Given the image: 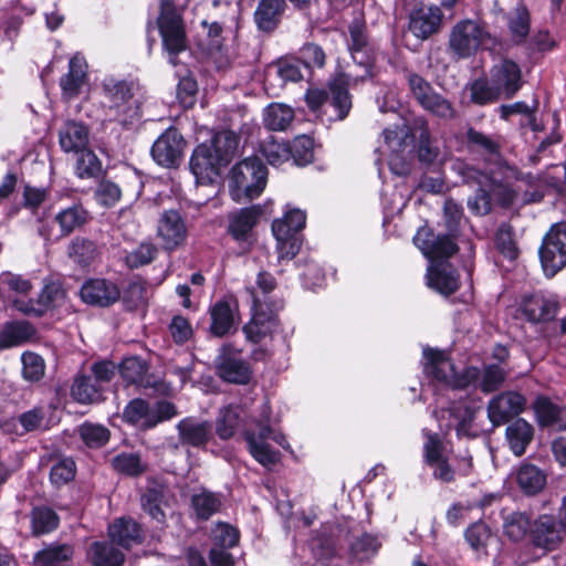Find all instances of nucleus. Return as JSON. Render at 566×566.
<instances>
[{"label":"nucleus","instance_id":"f257e3e1","mask_svg":"<svg viewBox=\"0 0 566 566\" xmlns=\"http://www.w3.org/2000/svg\"><path fill=\"white\" fill-rule=\"evenodd\" d=\"M422 461L431 470L433 479L451 483L458 475H468L472 470V455L464 451L454 454L439 433L422 429Z\"/></svg>","mask_w":566,"mask_h":566},{"label":"nucleus","instance_id":"f03ea898","mask_svg":"<svg viewBox=\"0 0 566 566\" xmlns=\"http://www.w3.org/2000/svg\"><path fill=\"white\" fill-rule=\"evenodd\" d=\"M463 219L462 207L453 199H447L443 205V223L447 234H434L429 228H420L413 237V242L427 259H448L458 251L454 241Z\"/></svg>","mask_w":566,"mask_h":566},{"label":"nucleus","instance_id":"7ed1b4c3","mask_svg":"<svg viewBox=\"0 0 566 566\" xmlns=\"http://www.w3.org/2000/svg\"><path fill=\"white\" fill-rule=\"evenodd\" d=\"M253 424L254 427L244 430V440L249 452L261 465L271 468L280 461L281 453L273 449L269 441L272 440L284 449H289L290 444L283 433L271 428L268 405H263L261 418L254 420Z\"/></svg>","mask_w":566,"mask_h":566},{"label":"nucleus","instance_id":"20e7f679","mask_svg":"<svg viewBox=\"0 0 566 566\" xmlns=\"http://www.w3.org/2000/svg\"><path fill=\"white\" fill-rule=\"evenodd\" d=\"M423 370L431 380L451 389L475 387L481 378L476 367H465L461 373H457L444 352L429 347L423 348Z\"/></svg>","mask_w":566,"mask_h":566},{"label":"nucleus","instance_id":"39448f33","mask_svg":"<svg viewBox=\"0 0 566 566\" xmlns=\"http://www.w3.org/2000/svg\"><path fill=\"white\" fill-rule=\"evenodd\" d=\"M268 169L258 157H249L238 163L230 171L229 190L237 202L253 200L264 190Z\"/></svg>","mask_w":566,"mask_h":566},{"label":"nucleus","instance_id":"423d86ee","mask_svg":"<svg viewBox=\"0 0 566 566\" xmlns=\"http://www.w3.org/2000/svg\"><path fill=\"white\" fill-rule=\"evenodd\" d=\"M102 105L108 122L126 126L138 117V106L133 98V84L126 81L112 77L104 80Z\"/></svg>","mask_w":566,"mask_h":566},{"label":"nucleus","instance_id":"0eeeda50","mask_svg":"<svg viewBox=\"0 0 566 566\" xmlns=\"http://www.w3.org/2000/svg\"><path fill=\"white\" fill-rule=\"evenodd\" d=\"M494 40L486 27L472 19L457 22L449 34V50L457 59H469L480 49H488Z\"/></svg>","mask_w":566,"mask_h":566},{"label":"nucleus","instance_id":"6e6552de","mask_svg":"<svg viewBox=\"0 0 566 566\" xmlns=\"http://www.w3.org/2000/svg\"><path fill=\"white\" fill-rule=\"evenodd\" d=\"M157 24L164 48L169 54V62L176 65V55L186 50V32L181 17L171 2H161Z\"/></svg>","mask_w":566,"mask_h":566},{"label":"nucleus","instance_id":"1a4fd4ad","mask_svg":"<svg viewBox=\"0 0 566 566\" xmlns=\"http://www.w3.org/2000/svg\"><path fill=\"white\" fill-rule=\"evenodd\" d=\"M348 76L340 74L328 84V91L323 88H310L305 95L306 103L312 111H318L325 103L337 111V118L344 119L350 108L352 101L348 94Z\"/></svg>","mask_w":566,"mask_h":566},{"label":"nucleus","instance_id":"9d476101","mask_svg":"<svg viewBox=\"0 0 566 566\" xmlns=\"http://www.w3.org/2000/svg\"><path fill=\"white\" fill-rule=\"evenodd\" d=\"M176 415V407L171 402L159 401L155 406H150L143 399H134L124 409L123 417L134 426L150 429Z\"/></svg>","mask_w":566,"mask_h":566},{"label":"nucleus","instance_id":"9b49d317","mask_svg":"<svg viewBox=\"0 0 566 566\" xmlns=\"http://www.w3.org/2000/svg\"><path fill=\"white\" fill-rule=\"evenodd\" d=\"M451 169L467 184H476L479 189L474 197L468 200L470 211L478 216H484L491 210V196L489 192L490 179L488 175L468 165L461 159L451 164Z\"/></svg>","mask_w":566,"mask_h":566},{"label":"nucleus","instance_id":"f8f14e48","mask_svg":"<svg viewBox=\"0 0 566 566\" xmlns=\"http://www.w3.org/2000/svg\"><path fill=\"white\" fill-rule=\"evenodd\" d=\"M544 271L556 274L566 265V223L554 224L545 235L539 249Z\"/></svg>","mask_w":566,"mask_h":566},{"label":"nucleus","instance_id":"ddd939ff","mask_svg":"<svg viewBox=\"0 0 566 566\" xmlns=\"http://www.w3.org/2000/svg\"><path fill=\"white\" fill-rule=\"evenodd\" d=\"M410 90L419 104L433 115L451 119L455 116V109L451 102L433 91L431 85L421 76H409Z\"/></svg>","mask_w":566,"mask_h":566},{"label":"nucleus","instance_id":"4468645a","mask_svg":"<svg viewBox=\"0 0 566 566\" xmlns=\"http://www.w3.org/2000/svg\"><path fill=\"white\" fill-rule=\"evenodd\" d=\"M65 298V291L60 282L49 281L44 284L38 298L15 300L13 306L25 315L42 316L49 310L60 306Z\"/></svg>","mask_w":566,"mask_h":566},{"label":"nucleus","instance_id":"2eb2a0df","mask_svg":"<svg viewBox=\"0 0 566 566\" xmlns=\"http://www.w3.org/2000/svg\"><path fill=\"white\" fill-rule=\"evenodd\" d=\"M526 407V399L516 391H504L488 403V417L493 426H501L518 416Z\"/></svg>","mask_w":566,"mask_h":566},{"label":"nucleus","instance_id":"dca6fc26","mask_svg":"<svg viewBox=\"0 0 566 566\" xmlns=\"http://www.w3.org/2000/svg\"><path fill=\"white\" fill-rule=\"evenodd\" d=\"M157 235L161 245L167 251H172L185 243L187 239V227L176 210L164 211L158 219Z\"/></svg>","mask_w":566,"mask_h":566},{"label":"nucleus","instance_id":"f3484780","mask_svg":"<svg viewBox=\"0 0 566 566\" xmlns=\"http://www.w3.org/2000/svg\"><path fill=\"white\" fill-rule=\"evenodd\" d=\"M185 140L175 128L165 130L154 143L151 156L154 160L164 167H172L182 156Z\"/></svg>","mask_w":566,"mask_h":566},{"label":"nucleus","instance_id":"a211bd4d","mask_svg":"<svg viewBox=\"0 0 566 566\" xmlns=\"http://www.w3.org/2000/svg\"><path fill=\"white\" fill-rule=\"evenodd\" d=\"M382 143L378 146L377 151L388 158L389 166L394 169L395 160L406 149L412 139L409 126L400 120L394 126H389L382 130Z\"/></svg>","mask_w":566,"mask_h":566},{"label":"nucleus","instance_id":"6ab92c4d","mask_svg":"<svg viewBox=\"0 0 566 566\" xmlns=\"http://www.w3.org/2000/svg\"><path fill=\"white\" fill-rule=\"evenodd\" d=\"M219 376L233 384H247L250 380L251 370L242 360L240 354L230 347H223L217 360Z\"/></svg>","mask_w":566,"mask_h":566},{"label":"nucleus","instance_id":"aec40b11","mask_svg":"<svg viewBox=\"0 0 566 566\" xmlns=\"http://www.w3.org/2000/svg\"><path fill=\"white\" fill-rule=\"evenodd\" d=\"M119 297L120 290L117 284L104 279L88 280L81 289V298L90 305L107 307L116 303Z\"/></svg>","mask_w":566,"mask_h":566},{"label":"nucleus","instance_id":"412c9836","mask_svg":"<svg viewBox=\"0 0 566 566\" xmlns=\"http://www.w3.org/2000/svg\"><path fill=\"white\" fill-rule=\"evenodd\" d=\"M262 213L260 206L239 209L228 217V232L239 243L249 245L252 229L256 226Z\"/></svg>","mask_w":566,"mask_h":566},{"label":"nucleus","instance_id":"4be33fe9","mask_svg":"<svg viewBox=\"0 0 566 566\" xmlns=\"http://www.w3.org/2000/svg\"><path fill=\"white\" fill-rule=\"evenodd\" d=\"M564 528L560 521L544 514L534 521L531 537L535 546L553 549L560 543Z\"/></svg>","mask_w":566,"mask_h":566},{"label":"nucleus","instance_id":"5701e85b","mask_svg":"<svg viewBox=\"0 0 566 566\" xmlns=\"http://www.w3.org/2000/svg\"><path fill=\"white\" fill-rule=\"evenodd\" d=\"M490 76L500 94L507 98H511L522 86L520 66L511 60H503L495 64L490 71Z\"/></svg>","mask_w":566,"mask_h":566},{"label":"nucleus","instance_id":"b1692460","mask_svg":"<svg viewBox=\"0 0 566 566\" xmlns=\"http://www.w3.org/2000/svg\"><path fill=\"white\" fill-rule=\"evenodd\" d=\"M177 431L181 444L199 449L205 448L212 437L211 423L195 417L181 419Z\"/></svg>","mask_w":566,"mask_h":566},{"label":"nucleus","instance_id":"393cba45","mask_svg":"<svg viewBox=\"0 0 566 566\" xmlns=\"http://www.w3.org/2000/svg\"><path fill=\"white\" fill-rule=\"evenodd\" d=\"M442 12L438 7H420L410 14L409 29L418 39L426 40L438 32Z\"/></svg>","mask_w":566,"mask_h":566},{"label":"nucleus","instance_id":"a878e982","mask_svg":"<svg viewBox=\"0 0 566 566\" xmlns=\"http://www.w3.org/2000/svg\"><path fill=\"white\" fill-rule=\"evenodd\" d=\"M533 409L541 427H549L556 430H566V406H559L545 396H538Z\"/></svg>","mask_w":566,"mask_h":566},{"label":"nucleus","instance_id":"bb28decb","mask_svg":"<svg viewBox=\"0 0 566 566\" xmlns=\"http://www.w3.org/2000/svg\"><path fill=\"white\" fill-rule=\"evenodd\" d=\"M431 264L428 268V285L442 295L453 294L459 289V276L448 263H437L436 259H429Z\"/></svg>","mask_w":566,"mask_h":566},{"label":"nucleus","instance_id":"cd10ccee","mask_svg":"<svg viewBox=\"0 0 566 566\" xmlns=\"http://www.w3.org/2000/svg\"><path fill=\"white\" fill-rule=\"evenodd\" d=\"M36 337L35 327L27 321L6 323L0 329V349L22 346Z\"/></svg>","mask_w":566,"mask_h":566},{"label":"nucleus","instance_id":"c85d7f7f","mask_svg":"<svg viewBox=\"0 0 566 566\" xmlns=\"http://www.w3.org/2000/svg\"><path fill=\"white\" fill-rule=\"evenodd\" d=\"M74 546L69 543L52 542L34 554V566H70Z\"/></svg>","mask_w":566,"mask_h":566},{"label":"nucleus","instance_id":"c756f323","mask_svg":"<svg viewBox=\"0 0 566 566\" xmlns=\"http://www.w3.org/2000/svg\"><path fill=\"white\" fill-rule=\"evenodd\" d=\"M558 303L553 298L534 294L523 300L521 311L527 321L532 323L553 319L557 314Z\"/></svg>","mask_w":566,"mask_h":566},{"label":"nucleus","instance_id":"7c9ffc66","mask_svg":"<svg viewBox=\"0 0 566 566\" xmlns=\"http://www.w3.org/2000/svg\"><path fill=\"white\" fill-rule=\"evenodd\" d=\"M87 64L85 59L75 54L69 63V72L61 77L60 85L66 98H74L80 94L81 88L87 80Z\"/></svg>","mask_w":566,"mask_h":566},{"label":"nucleus","instance_id":"2f4dec72","mask_svg":"<svg viewBox=\"0 0 566 566\" xmlns=\"http://www.w3.org/2000/svg\"><path fill=\"white\" fill-rule=\"evenodd\" d=\"M189 165L197 181L210 178L211 174H216L218 168L223 166L212 151V148L206 144H201L195 148Z\"/></svg>","mask_w":566,"mask_h":566},{"label":"nucleus","instance_id":"473e14b6","mask_svg":"<svg viewBox=\"0 0 566 566\" xmlns=\"http://www.w3.org/2000/svg\"><path fill=\"white\" fill-rule=\"evenodd\" d=\"M108 536L113 543L129 548L143 541L140 525L132 518L120 517L108 526Z\"/></svg>","mask_w":566,"mask_h":566},{"label":"nucleus","instance_id":"72a5a7b5","mask_svg":"<svg viewBox=\"0 0 566 566\" xmlns=\"http://www.w3.org/2000/svg\"><path fill=\"white\" fill-rule=\"evenodd\" d=\"M59 143L65 153H78L88 145V129L81 123L66 122L59 132Z\"/></svg>","mask_w":566,"mask_h":566},{"label":"nucleus","instance_id":"f704fd0d","mask_svg":"<svg viewBox=\"0 0 566 566\" xmlns=\"http://www.w3.org/2000/svg\"><path fill=\"white\" fill-rule=\"evenodd\" d=\"M505 438L511 451L521 457L533 441L534 428L526 420L518 418L506 427Z\"/></svg>","mask_w":566,"mask_h":566},{"label":"nucleus","instance_id":"c9c22d12","mask_svg":"<svg viewBox=\"0 0 566 566\" xmlns=\"http://www.w3.org/2000/svg\"><path fill=\"white\" fill-rule=\"evenodd\" d=\"M87 559L92 566H123L124 553L108 542H94L88 546Z\"/></svg>","mask_w":566,"mask_h":566},{"label":"nucleus","instance_id":"e433bc0d","mask_svg":"<svg viewBox=\"0 0 566 566\" xmlns=\"http://www.w3.org/2000/svg\"><path fill=\"white\" fill-rule=\"evenodd\" d=\"M277 326L276 317L255 308L251 321L244 325L243 332L252 343H260L270 336Z\"/></svg>","mask_w":566,"mask_h":566},{"label":"nucleus","instance_id":"4c0bfd02","mask_svg":"<svg viewBox=\"0 0 566 566\" xmlns=\"http://www.w3.org/2000/svg\"><path fill=\"white\" fill-rule=\"evenodd\" d=\"M223 495L201 489L191 496V507L199 520H209L223 505Z\"/></svg>","mask_w":566,"mask_h":566},{"label":"nucleus","instance_id":"58836bf2","mask_svg":"<svg viewBox=\"0 0 566 566\" xmlns=\"http://www.w3.org/2000/svg\"><path fill=\"white\" fill-rule=\"evenodd\" d=\"M285 8L284 0H261L254 13L259 29L270 32L280 22Z\"/></svg>","mask_w":566,"mask_h":566},{"label":"nucleus","instance_id":"ea45409f","mask_svg":"<svg viewBox=\"0 0 566 566\" xmlns=\"http://www.w3.org/2000/svg\"><path fill=\"white\" fill-rule=\"evenodd\" d=\"M294 109L283 103H271L263 111V124L273 132L286 130L294 119Z\"/></svg>","mask_w":566,"mask_h":566},{"label":"nucleus","instance_id":"a19ab883","mask_svg":"<svg viewBox=\"0 0 566 566\" xmlns=\"http://www.w3.org/2000/svg\"><path fill=\"white\" fill-rule=\"evenodd\" d=\"M516 483L526 494H536L546 484V475L536 465L523 463L516 471Z\"/></svg>","mask_w":566,"mask_h":566},{"label":"nucleus","instance_id":"79ce46f5","mask_svg":"<svg viewBox=\"0 0 566 566\" xmlns=\"http://www.w3.org/2000/svg\"><path fill=\"white\" fill-rule=\"evenodd\" d=\"M306 222V214L300 209L287 210L282 219L274 220L272 232L276 240H282L292 234H297Z\"/></svg>","mask_w":566,"mask_h":566},{"label":"nucleus","instance_id":"37998d69","mask_svg":"<svg viewBox=\"0 0 566 566\" xmlns=\"http://www.w3.org/2000/svg\"><path fill=\"white\" fill-rule=\"evenodd\" d=\"M240 144L239 136L231 129H223L214 134L209 145L222 165H227L237 154Z\"/></svg>","mask_w":566,"mask_h":566},{"label":"nucleus","instance_id":"c03bdc74","mask_svg":"<svg viewBox=\"0 0 566 566\" xmlns=\"http://www.w3.org/2000/svg\"><path fill=\"white\" fill-rule=\"evenodd\" d=\"M30 523L32 535L41 536L55 531L60 524V517L48 506H35L30 513Z\"/></svg>","mask_w":566,"mask_h":566},{"label":"nucleus","instance_id":"a18cd8bd","mask_svg":"<svg viewBox=\"0 0 566 566\" xmlns=\"http://www.w3.org/2000/svg\"><path fill=\"white\" fill-rule=\"evenodd\" d=\"M87 211L81 205L61 209L54 217V221L60 227L61 235H69L77 228L86 223Z\"/></svg>","mask_w":566,"mask_h":566},{"label":"nucleus","instance_id":"49530a36","mask_svg":"<svg viewBox=\"0 0 566 566\" xmlns=\"http://www.w3.org/2000/svg\"><path fill=\"white\" fill-rule=\"evenodd\" d=\"M242 410L238 406H228L220 409L216 419V432L222 440L234 436L242 422Z\"/></svg>","mask_w":566,"mask_h":566},{"label":"nucleus","instance_id":"de8ad7c7","mask_svg":"<svg viewBox=\"0 0 566 566\" xmlns=\"http://www.w3.org/2000/svg\"><path fill=\"white\" fill-rule=\"evenodd\" d=\"M102 387L91 376H78L71 388L72 397L80 403H94L101 400Z\"/></svg>","mask_w":566,"mask_h":566},{"label":"nucleus","instance_id":"09e8293b","mask_svg":"<svg viewBox=\"0 0 566 566\" xmlns=\"http://www.w3.org/2000/svg\"><path fill=\"white\" fill-rule=\"evenodd\" d=\"M211 332L216 336L228 334L234 325V315L231 305L227 301L217 302L210 310Z\"/></svg>","mask_w":566,"mask_h":566},{"label":"nucleus","instance_id":"8fccbe9b","mask_svg":"<svg viewBox=\"0 0 566 566\" xmlns=\"http://www.w3.org/2000/svg\"><path fill=\"white\" fill-rule=\"evenodd\" d=\"M507 28L511 40L515 44H522L526 41L531 29V17L524 6H518L507 18Z\"/></svg>","mask_w":566,"mask_h":566},{"label":"nucleus","instance_id":"3c124183","mask_svg":"<svg viewBox=\"0 0 566 566\" xmlns=\"http://www.w3.org/2000/svg\"><path fill=\"white\" fill-rule=\"evenodd\" d=\"M532 527L531 517L526 513L512 512L504 516V533L514 542L523 539L527 534L531 535Z\"/></svg>","mask_w":566,"mask_h":566},{"label":"nucleus","instance_id":"603ef678","mask_svg":"<svg viewBox=\"0 0 566 566\" xmlns=\"http://www.w3.org/2000/svg\"><path fill=\"white\" fill-rule=\"evenodd\" d=\"M67 254L78 265L86 266L97 256V248L87 239L75 238L69 245Z\"/></svg>","mask_w":566,"mask_h":566},{"label":"nucleus","instance_id":"864d4df0","mask_svg":"<svg viewBox=\"0 0 566 566\" xmlns=\"http://www.w3.org/2000/svg\"><path fill=\"white\" fill-rule=\"evenodd\" d=\"M113 468L125 475L138 476L146 471V464L138 453L123 452L112 459Z\"/></svg>","mask_w":566,"mask_h":566},{"label":"nucleus","instance_id":"5fc2aeb1","mask_svg":"<svg viewBox=\"0 0 566 566\" xmlns=\"http://www.w3.org/2000/svg\"><path fill=\"white\" fill-rule=\"evenodd\" d=\"M76 176L81 179L97 177L102 171V164L97 156L87 147L76 153Z\"/></svg>","mask_w":566,"mask_h":566},{"label":"nucleus","instance_id":"6e6d98bb","mask_svg":"<svg viewBox=\"0 0 566 566\" xmlns=\"http://www.w3.org/2000/svg\"><path fill=\"white\" fill-rule=\"evenodd\" d=\"M314 142L306 135L297 136L292 145H289L290 159H293L297 166H305L312 163L314 153Z\"/></svg>","mask_w":566,"mask_h":566},{"label":"nucleus","instance_id":"4d7b16f0","mask_svg":"<svg viewBox=\"0 0 566 566\" xmlns=\"http://www.w3.org/2000/svg\"><path fill=\"white\" fill-rule=\"evenodd\" d=\"M261 151L272 166H281L290 160L289 144L279 142L272 137L262 143Z\"/></svg>","mask_w":566,"mask_h":566},{"label":"nucleus","instance_id":"13d9d810","mask_svg":"<svg viewBox=\"0 0 566 566\" xmlns=\"http://www.w3.org/2000/svg\"><path fill=\"white\" fill-rule=\"evenodd\" d=\"M441 412L449 413L450 421L446 424V429L454 427L458 433L463 431L474 417V409L461 402L452 403L448 410Z\"/></svg>","mask_w":566,"mask_h":566},{"label":"nucleus","instance_id":"bf43d9fd","mask_svg":"<svg viewBox=\"0 0 566 566\" xmlns=\"http://www.w3.org/2000/svg\"><path fill=\"white\" fill-rule=\"evenodd\" d=\"M22 375L28 381H39L45 373L44 359L36 353L24 352L21 356Z\"/></svg>","mask_w":566,"mask_h":566},{"label":"nucleus","instance_id":"052dcab7","mask_svg":"<svg viewBox=\"0 0 566 566\" xmlns=\"http://www.w3.org/2000/svg\"><path fill=\"white\" fill-rule=\"evenodd\" d=\"M471 99L479 105H485L495 102L500 96L499 88L485 78L474 81L470 87Z\"/></svg>","mask_w":566,"mask_h":566},{"label":"nucleus","instance_id":"680f3d73","mask_svg":"<svg viewBox=\"0 0 566 566\" xmlns=\"http://www.w3.org/2000/svg\"><path fill=\"white\" fill-rule=\"evenodd\" d=\"M75 473V462L70 458L61 459L50 470V482L55 488H61L73 481Z\"/></svg>","mask_w":566,"mask_h":566},{"label":"nucleus","instance_id":"e2e57ef3","mask_svg":"<svg viewBox=\"0 0 566 566\" xmlns=\"http://www.w3.org/2000/svg\"><path fill=\"white\" fill-rule=\"evenodd\" d=\"M83 442L90 448H101L109 439V431L102 424L85 422L78 429Z\"/></svg>","mask_w":566,"mask_h":566},{"label":"nucleus","instance_id":"0e129e2a","mask_svg":"<svg viewBox=\"0 0 566 566\" xmlns=\"http://www.w3.org/2000/svg\"><path fill=\"white\" fill-rule=\"evenodd\" d=\"M157 255V248L153 243H140L136 249L125 255V264L130 269L150 263Z\"/></svg>","mask_w":566,"mask_h":566},{"label":"nucleus","instance_id":"69168bd1","mask_svg":"<svg viewBox=\"0 0 566 566\" xmlns=\"http://www.w3.org/2000/svg\"><path fill=\"white\" fill-rule=\"evenodd\" d=\"M211 538L216 546L232 548L239 543V531L230 524L220 522L211 530Z\"/></svg>","mask_w":566,"mask_h":566},{"label":"nucleus","instance_id":"338daca9","mask_svg":"<svg viewBox=\"0 0 566 566\" xmlns=\"http://www.w3.org/2000/svg\"><path fill=\"white\" fill-rule=\"evenodd\" d=\"M95 200L103 207H113L122 198L120 188L111 180H102L94 192Z\"/></svg>","mask_w":566,"mask_h":566},{"label":"nucleus","instance_id":"774afa93","mask_svg":"<svg viewBox=\"0 0 566 566\" xmlns=\"http://www.w3.org/2000/svg\"><path fill=\"white\" fill-rule=\"evenodd\" d=\"M161 494L159 491L150 489L142 496L143 510L159 524H165L166 515L160 507Z\"/></svg>","mask_w":566,"mask_h":566}]
</instances>
